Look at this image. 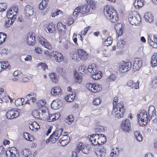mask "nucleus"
Masks as SVG:
<instances>
[{
  "label": "nucleus",
  "mask_w": 157,
  "mask_h": 157,
  "mask_svg": "<svg viewBox=\"0 0 157 157\" xmlns=\"http://www.w3.org/2000/svg\"><path fill=\"white\" fill-rule=\"evenodd\" d=\"M1 67L2 69H9L10 68V66L9 65L8 62L7 61L2 62H1Z\"/></svg>",
  "instance_id": "nucleus-43"
},
{
  "label": "nucleus",
  "mask_w": 157,
  "mask_h": 157,
  "mask_svg": "<svg viewBox=\"0 0 157 157\" xmlns=\"http://www.w3.org/2000/svg\"><path fill=\"white\" fill-rule=\"evenodd\" d=\"M104 13L107 18L111 22L114 23L118 20V15L117 12L113 9L107 6L104 7Z\"/></svg>",
  "instance_id": "nucleus-1"
},
{
  "label": "nucleus",
  "mask_w": 157,
  "mask_h": 157,
  "mask_svg": "<svg viewBox=\"0 0 157 157\" xmlns=\"http://www.w3.org/2000/svg\"><path fill=\"white\" fill-rule=\"evenodd\" d=\"M70 141V140L68 139H63L62 138L60 139L59 140V143L62 146H65Z\"/></svg>",
  "instance_id": "nucleus-39"
},
{
  "label": "nucleus",
  "mask_w": 157,
  "mask_h": 157,
  "mask_svg": "<svg viewBox=\"0 0 157 157\" xmlns=\"http://www.w3.org/2000/svg\"><path fill=\"white\" fill-rule=\"evenodd\" d=\"M6 155L7 157H19V152L17 149L14 147L8 148L6 151Z\"/></svg>",
  "instance_id": "nucleus-9"
},
{
  "label": "nucleus",
  "mask_w": 157,
  "mask_h": 157,
  "mask_svg": "<svg viewBox=\"0 0 157 157\" xmlns=\"http://www.w3.org/2000/svg\"><path fill=\"white\" fill-rule=\"evenodd\" d=\"M102 73L101 72L97 71L96 72L92 74L91 77L94 80H98L100 79L102 77Z\"/></svg>",
  "instance_id": "nucleus-32"
},
{
  "label": "nucleus",
  "mask_w": 157,
  "mask_h": 157,
  "mask_svg": "<svg viewBox=\"0 0 157 157\" xmlns=\"http://www.w3.org/2000/svg\"><path fill=\"white\" fill-rule=\"evenodd\" d=\"M153 89H155L157 88V77L154 78L152 81Z\"/></svg>",
  "instance_id": "nucleus-53"
},
{
  "label": "nucleus",
  "mask_w": 157,
  "mask_h": 157,
  "mask_svg": "<svg viewBox=\"0 0 157 157\" xmlns=\"http://www.w3.org/2000/svg\"><path fill=\"white\" fill-rule=\"evenodd\" d=\"M93 93H96L97 92L100 91L101 90V88L98 85H96V84H93Z\"/></svg>",
  "instance_id": "nucleus-38"
},
{
  "label": "nucleus",
  "mask_w": 157,
  "mask_h": 157,
  "mask_svg": "<svg viewBox=\"0 0 157 157\" xmlns=\"http://www.w3.org/2000/svg\"><path fill=\"white\" fill-rule=\"evenodd\" d=\"M18 8L16 6H13L7 11V16L8 19L6 21V26L7 27H10L16 18V16Z\"/></svg>",
  "instance_id": "nucleus-2"
},
{
  "label": "nucleus",
  "mask_w": 157,
  "mask_h": 157,
  "mask_svg": "<svg viewBox=\"0 0 157 157\" xmlns=\"http://www.w3.org/2000/svg\"><path fill=\"white\" fill-rule=\"evenodd\" d=\"M76 96L75 92L73 91L71 92L69 95H67L65 97V100L68 102H71L73 101L75 98Z\"/></svg>",
  "instance_id": "nucleus-24"
},
{
  "label": "nucleus",
  "mask_w": 157,
  "mask_h": 157,
  "mask_svg": "<svg viewBox=\"0 0 157 157\" xmlns=\"http://www.w3.org/2000/svg\"><path fill=\"white\" fill-rule=\"evenodd\" d=\"M98 135V138H97L98 144L100 145L101 144H104L106 141L105 136L102 134H97Z\"/></svg>",
  "instance_id": "nucleus-23"
},
{
  "label": "nucleus",
  "mask_w": 157,
  "mask_h": 157,
  "mask_svg": "<svg viewBox=\"0 0 157 157\" xmlns=\"http://www.w3.org/2000/svg\"><path fill=\"white\" fill-rule=\"evenodd\" d=\"M134 6L136 9H139L144 5L143 0H135L134 2Z\"/></svg>",
  "instance_id": "nucleus-28"
},
{
  "label": "nucleus",
  "mask_w": 157,
  "mask_h": 157,
  "mask_svg": "<svg viewBox=\"0 0 157 157\" xmlns=\"http://www.w3.org/2000/svg\"><path fill=\"white\" fill-rule=\"evenodd\" d=\"M80 6V10L81 13L82 15H84L88 13L90 9V7H89L88 5L86 4H84L82 6Z\"/></svg>",
  "instance_id": "nucleus-22"
},
{
  "label": "nucleus",
  "mask_w": 157,
  "mask_h": 157,
  "mask_svg": "<svg viewBox=\"0 0 157 157\" xmlns=\"http://www.w3.org/2000/svg\"><path fill=\"white\" fill-rule=\"evenodd\" d=\"M59 12L60 14H62L63 12L59 10H56L54 11L52 13L51 16L52 17H54L56 16H57L58 15V12Z\"/></svg>",
  "instance_id": "nucleus-55"
},
{
  "label": "nucleus",
  "mask_w": 157,
  "mask_h": 157,
  "mask_svg": "<svg viewBox=\"0 0 157 157\" xmlns=\"http://www.w3.org/2000/svg\"><path fill=\"white\" fill-rule=\"evenodd\" d=\"M121 126V129L125 132H129V131L131 130V123L128 119H126L125 120L123 121Z\"/></svg>",
  "instance_id": "nucleus-10"
},
{
  "label": "nucleus",
  "mask_w": 157,
  "mask_h": 157,
  "mask_svg": "<svg viewBox=\"0 0 157 157\" xmlns=\"http://www.w3.org/2000/svg\"><path fill=\"white\" fill-rule=\"evenodd\" d=\"M75 81L76 83H80L82 81V77L81 75L78 73L75 72L74 74Z\"/></svg>",
  "instance_id": "nucleus-35"
},
{
  "label": "nucleus",
  "mask_w": 157,
  "mask_h": 157,
  "mask_svg": "<svg viewBox=\"0 0 157 157\" xmlns=\"http://www.w3.org/2000/svg\"><path fill=\"white\" fill-rule=\"evenodd\" d=\"M100 148L96 150L95 153L98 157H104L105 155L106 151L102 145H100Z\"/></svg>",
  "instance_id": "nucleus-14"
},
{
  "label": "nucleus",
  "mask_w": 157,
  "mask_h": 157,
  "mask_svg": "<svg viewBox=\"0 0 157 157\" xmlns=\"http://www.w3.org/2000/svg\"><path fill=\"white\" fill-rule=\"evenodd\" d=\"M6 4L5 3H0V12L4 11L7 8Z\"/></svg>",
  "instance_id": "nucleus-49"
},
{
  "label": "nucleus",
  "mask_w": 157,
  "mask_h": 157,
  "mask_svg": "<svg viewBox=\"0 0 157 157\" xmlns=\"http://www.w3.org/2000/svg\"><path fill=\"white\" fill-rule=\"evenodd\" d=\"M18 115L19 113L18 111L14 109L8 110L6 113L7 118L9 119L16 118Z\"/></svg>",
  "instance_id": "nucleus-11"
},
{
  "label": "nucleus",
  "mask_w": 157,
  "mask_h": 157,
  "mask_svg": "<svg viewBox=\"0 0 157 157\" xmlns=\"http://www.w3.org/2000/svg\"><path fill=\"white\" fill-rule=\"evenodd\" d=\"M93 84L90 83L87 84L86 85V88L92 92L93 91Z\"/></svg>",
  "instance_id": "nucleus-61"
},
{
  "label": "nucleus",
  "mask_w": 157,
  "mask_h": 157,
  "mask_svg": "<svg viewBox=\"0 0 157 157\" xmlns=\"http://www.w3.org/2000/svg\"><path fill=\"white\" fill-rule=\"evenodd\" d=\"M144 18L146 21L149 22H152L153 19L152 14L149 12L145 13Z\"/></svg>",
  "instance_id": "nucleus-27"
},
{
  "label": "nucleus",
  "mask_w": 157,
  "mask_h": 157,
  "mask_svg": "<svg viewBox=\"0 0 157 157\" xmlns=\"http://www.w3.org/2000/svg\"><path fill=\"white\" fill-rule=\"evenodd\" d=\"M47 27L48 31L50 33H52L55 31V25L53 24V23L49 24L48 25Z\"/></svg>",
  "instance_id": "nucleus-34"
},
{
  "label": "nucleus",
  "mask_w": 157,
  "mask_h": 157,
  "mask_svg": "<svg viewBox=\"0 0 157 157\" xmlns=\"http://www.w3.org/2000/svg\"><path fill=\"white\" fill-rule=\"evenodd\" d=\"M87 56L88 54L83 49H78L77 52L72 55V59L75 61H79L81 60H86Z\"/></svg>",
  "instance_id": "nucleus-4"
},
{
  "label": "nucleus",
  "mask_w": 157,
  "mask_h": 157,
  "mask_svg": "<svg viewBox=\"0 0 157 157\" xmlns=\"http://www.w3.org/2000/svg\"><path fill=\"white\" fill-rule=\"evenodd\" d=\"M87 2L92 10H94L95 9L96 3L94 0H87Z\"/></svg>",
  "instance_id": "nucleus-41"
},
{
  "label": "nucleus",
  "mask_w": 157,
  "mask_h": 157,
  "mask_svg": "<svg viewBox=\"0 0 157 157\" xmlns=\"http://www.w3.org/2000/svg\"><path fill=\"white\" fill-rule=\"evenodd\" d=\"M39 43L43 47L50 50L52 48L51 46L47 42L46 40L42 36L40 37L39 39Z\"/></svg>",
  "instance_id": "nucleus-15"
},
{
  "label": "nucleus",
  "mask_w": 157,
  "mask_h": 157,
  "mask_svg": "<svg viewBox=\"0 0 157 157\" xmlns=\"http://www.w3.org/2000/svg\"><path fill=\"white\" fill-rule=\"evenodd\" d=\"M51 93L52 95L54 96L61 95L62 94L61 89L58 86L53 87L51 90Z\"/></svg>",
  "instance_id": "nucleus-20"
},
{
  "label": "nucleus",
  "mask_w": 157,
  "mask_h": 157,
  "mask_svg": "<svg viewBox=\"0 0 157 157\" xmlns=\"http://www.w3.org/2000/svg\"><path fill=\"white\" fill-rule=\"evenodd\" d=\"M33 116L36 118H39L40 116V112L37 111H35L32 113Z\"/></svg>",
  "instance_id": "nucleus-57"
},
{
  "label": "nucleus",
  "mask_w": 157,
  "mask_h": 157,
  "mask_svg": "<svg viewBox=\"0 0 157 157\" xmlns=\"http://www.w3.org/2000/svg\"><path fill=\"white\" fill-rule=\"evenodd\" d=\"M6 39V35L4 33H0V44L4 42Z\"/></svg>",
  "instance_id": "nucleus-46"
},
{
  "label": "nucleus",
  "mask_w": 157,
  "mask_h": 157,
  "mask_svg": "<svg viewBox=\"0 0 157 157\" xmlns=\"http://www.w3.org/2000/svg\"><path fill=\"white\" fill-rule=\"evenodd\" d=\"M87 68L84 65H82L80 66L79 67V71L81 73L83 74V73H85V71L86 70Z\"/></svg>",
  "instance_id": "nucleus-51"
},
{
  "label": "nucleus",
  "mask_w": 157,
  "mask_h": 157,
  "mask_svg": "<svg viewBox=\"0 0 157 157\" xmlns=\"http://www.w3.org/2000/svg\"><path fill=\"white\" fill-rule=\"evenodd\" d=\"M43 2H43L40 3L39 5V8L40 10H42L45 7L46 5V3L44 2V4Z\"/></svg>",
  "instance_id": "nucleus-62"
},
{
  "label": "nucleus",
  "mask_w": 157,
  "mask_h": 157,
  "mask_svg": "<svg viewBox=\"0 0 157 157\" xmlns=\"http://www.w3.org/2000/svg\"><path fill=\"white\" fill-rule=\"evenodd\" d=\"M101 101V100L100 98H95L94 99V101H93L94 104L95 105H98V104H100Z\"/></svg>",
  "instance_id": "nucleus-59"
},
{
  "label": "nucleus",
  "mask_w": 157,
  "mask_h": 157,
  "mask_svg": "<svg viewBox=\"0 0 157 157\" xmlns=\"http://www.w3.org/2000/svg\"><path fill=\"white\" fill-rule=\"evenodd\" d=\"M55 75V73H50L49 75L52 81L53 82L56 83L58 81V79Z\"/></svg>",
  "instance_id": "nucleus-40"
},
{
  "label": "nucleus",
  "mask_w": 157,
  "mask_h": 157,
  "mask_svg": "<svg viewBox=\"0 0 157 157\" xmlns=\"http://www.w3.org/2000/svg\"><path fill=\"white\" fill-rule=\"evenodd\" d=\"M35 37L33 36V34H29L27 37V43L30 45H33L34 44Z\"/></svg>",
  "instance_id": "nucleus-30"
},
{
  "label": "nucleus",
  "mask_w": 157,
  "mask_h": 157,
  "mask_svg": "<svg viewBox=\"0 0 157 157\" xmlns=\"http://www.w3.org/2000/svg\"><path fill=\"white\" fill-rule=\"evenodd\" d=\"M112 42V38L110 37H109L103 42L102 44L105 46H108L110 45Z\"/></svg>",
  "instance_id": "nucleus-36"
},
{
  "label": "nucleus",
  "mask_w": 157,
  "mask_h": 157,
  "mask_svg": "<svg viewBox=\"0 0 157 157\" xmlns=\"http://www.w3.org/2000/svg\"><path fill=\"white\" fill-rule=\"evenodd\" d=\"M41 112L43 117L45 118H48L47 119L48 121H54L56 120V117L54 115H52L51 117H53L51 119V117L49 116V113L48 112L42 109L41 110Z\"/></svg>",
  "instance_id": "nucleus-13"
},
{
  "label": "nucleus",
  "mask_w": 157,
  "mask_h": 157,
  "mask_svg": "<svg viewBox=\"0 0 157 157\" xmlns=\"http://www.w3.org/2000/svg\"><path fill=\"white\" fill-rule=\"evenodd\" d=\"M24 101L23 98H18L16 101L15 100V104H17L18 105H22Z\"/></svg>",
  "instance_id": "nucleus-54"
},
{
  "label": "nucleus",
  "mask_w": 157,
  "mask_h": 157,
  "mask_svg": "<svg viewBox=\"0 0 157 157\" xmlns=\"http://www.w3.org/2000/svg\"><path fill=\"white\" fill-rule=\"evenodd\" d=\"M105 131V128L104 126L101 125L96 126L95 128V132H103Z\"/></svg>",
  "instance_id": "nucleus-42"
},
{
  "label": "nucleus",
  "mask_w": 157,
  "mask_h": 157,
  "mask_svg": "<svg viewBox=\"0 0 157 157\" xmlns=\"http://www.w3.org/2000/svg\"><path fill=\"white\" fill-rule=\"evenodd\" d=\"M35 94L31 93L27 95L26 96V98L27 100H31L32 98L35 96Z\"/></svg>",
  "instance_id": "nucleus-60"
},
{
  "label": "nucleus",
  "mask_w": 157,
  "mask_h": 157,
  "mask_svg": "<svg viewBox=\"0 0 157 157\" xmlns=\"http://www.w3.org/2000/svg\"><path fill=\"white\" fill-rule=\"evenodd\" d=\"M31 6L28 5L26 7L25 13L27 16L30 17L32 16L33 13V10L30 8Z\"/></svg>",
  "instance_id": "nucleus-29"
},
{
  "label": "nucleus",
  "mask_w": 157,
  "mask_h": 157,
  "mask_svg": "<svg viewBox=\"0 0 157 157\" xmlns=\"http://www.w3.org/2000/svg\"><path fill=\"white\" fill-rule=\"evenodd\" d=\"M58 53L59 52L57 51H53V52H51L50 53L49 56L53 57L55 59Z\"/></svg>",
  "instance_id": "nucleus-64"
},
{
  "label": "nucleus",
  "mask_w": 157,
  "mask_h": 157,
  "mask_svg": "<svg viewBox=\"0 0 157 157\" xmlns=\"http://www.w3.org/2000/svg\"><path fill=\"white\" fill-rule=\"evenodd\" d=\"M128 21L132 25H137L141 22V18L138 13L134 11L130 13L128 15Z\"/></svg>",
  "instance_id": "nucleus-3"
},
{
  "label": "nucleus",
  "mask_w": 157,
  "mask_h": 157,
  "mask_svg": "<svg viewBox=\"0 0 157 157\" xmlns=\"http://www.w3.org/2000/svg\"><path fill=\"white\" fill-rule=\"evenodd\" d=\"M132 67L131 62H125L122 61L119 63L118 68L119 71L121 73H124L129 71Z\"/></svg>",
  "instance_id": "nucleus-5"
},
{
  "label": "nucleus",
  "mask_w": 157,
  "mask_h": 157,
  "mask_svg": "<svg viewBox=\"0 0 157 157\" xmlns=\"http://www.w3.org/2000/svg\"><path fill=\"white\" fill-rule=\"evenodd\" d=\"M98 135L97 134H93L88 136V139L92 144L95 145L98 144V142H97V138H98Z\"/></svg>",
  "instance_id": "nucleus-17"
},
{
  "label": "nucleus",
  "mask_w": 157,
  "mask_h": 157,
  "mask_svg": "<svg viewBox=\"0 0 157 157\" xmlns=\"http://www.w3.org/2000/svg\"><path fill=\"white\" fill-rule=\"evenodd\" d=\"M31 123L34 128L37 129L40 128L39 124L36 122H34L33 123Z\"/></svg>",
  "instance_id": "nucleus-63"
},
{
  "label": "nucleus",
  "mask_w": 157,
  "mask_h": 157,
  "mask_svg": "<svg viewBox=\"0 0 157 157\" xmlns=\"http://www.w3.org/2000/svg\"><path fill=\"white\" fill-rule=\"evenodd\" d=\"M151 63L152 67H155L157 66V53H155L151 56Z\"/></svg>",
  "instance_id": "nucleus-26"
},
{
  "label": "nucleus",
  "mask_w": 157,
  "mask_h": 157,
  "mask_svg": "<svg viewBox=\"0 0 157 157\" xmlns=\"http://www.w3.org/2000/svg\"><path fill=\"white\" fill-rule=\"evenodd\" d=\"M55 59L56 61L58 62L62 61L63 60V55L60 53H58L57 54V56L56 57Z\"/></svg>",
  "instance_id": "nucleus-44"
},
{
  "label": "nucleus",
  "mask_w": 157,
  "mask_h": 157,
  "mask_svg": "<svg viewBox=\"0 0 157 157\" xmlns=\"http://www.w3.org/2000/svg\"><path fill=\"white\" fill-rule=\"evenodd\" d=\"M88 71L89 72L92 74L96 72L97 70L95 64L93 63L91 65H89L88 67Z\"/></svg>",
  "instance_id": "nucleus-31"
},
{
  "label": "nucleus",
  "mask_w": 157,
  "mask_h": 157,
  "mask_svg": "<svg viewBox=\"0 0 157 157\" xmlns=\"http://www.w3.org/2000/svg\"><path fill=\"white\" fill-rule=\"evenodd\" d=\"M116 78V77L115 75H111L107 79V81L109 82H112L115 80Z\"/></svg>",
  "instance_id": "nucleus-52"
},
{
  "label": "nucleus",
  "mask_w": 157,
  "mask_h": 157,
  "mask_svg": "<svg viewBox=\"0 0 157 157\" xmlns=\"http://www.w3.org/2000/svg\"><path fill=\"white\" fill-rule=\"evenodd\" d=\"M98 135L97 134H93L88 136V139L92 144L95 145L98 144V142H97V138H98Z\"/></svg>",
  "instance_id": "nucleus-16"
},
{
  "label": "nucleus",
  "mask_w": 157,
  "mask_h": 157,
  "mask_svg": "<svg viewBox=\"0 0 157 157\" xmlns=\"http://www.w3.org/2000/svg\"><path fill=\"white\" fill-rule=\"evenodd\" d=\"M155 109L153 105L150 106L148 110V119L150 121L152 117L155 115Z\"/></svg>",
  "instance_id": "nucleus-19"
},
{
  "label": "nucleus",
  "mask_w": 157,
  "mask_h": 157,
  "mask_svg": "<svg viewBox=\"0 0 157 157\" xmlns=\"http://www.w3.org/2000/svg\"><path fill=\"white\" fill-rule=\"evenodd\" d=\"M137 118L139 121L140 120L143 124L145 125L147 124L148 120V116L147 112L144 110H141L140 113L137 115Z\"/></svg>",
  "instance_id": "nucleus-7"
},
{
  "label": "nucleus",
  "mask_w": 157,
  "mask_h": 157,
  "mask_svg": "<svg viewBox=\"0 0 157 157\" xmlns=\"http://www.w3.org/2000/svg\"><path fill=\"white\" fill-rule=\"evenodd\" d=\"M112 151H114L115 154V156L114 157H118L117 156L119 154V148L117 147L113 148Z\"/></svg>",
  "instance_id": "nucleus-58"
},
{
  "label": "nucleus",
  "mask_w": 157,
  "mask_h": 157,
  "mask_svg": "<svg viewBox=\"0 0 157 157\" xmlns=\"http://www.w3.org/2000/svg\"><path fill=\"white\" fill-rule=\"evenodd\" d=\"M142 61L141 59L136 58L133 66V68L134 71H138L141 67L142 65Z\"/></svg>",
  "instance_id": "nucleus-12"
},
{
  "label": "nucleus",
  "mask_w": 157,
  "mask_h": 157,
  "mask_svg": "<svg viewBox=\"0 0 157 157\" xmlns=\"http://www.w3.org/2000/svg\"><path fill=\"white\" fill-rule=\"evenodd\" d=\"M58 134H57L56 132L55 133L53 132L52 135L50 136V141L52 143H55L59 139V136H58Z\"/></svg>",
  "instance_id": "nucleus-33"
},
{
  "label": "nucleus",
  "mask_w": 157,
  "mask_h": 157,
  "mask_svg": "<svg viewBox=\"0 0 157 157\" xmlns=\"http://www.w3.org/2000/svg\"><path fill=\"white\" fill-rule=\"evenodd\" d=\"M82 143H79L78 144L76 150L78 152H79L81 150L84 154H87L89 152L90 148V145L88 144H84L82 145Z\"/></svg>",
  "instance_id": "nucleus-8"
},
{
  "label": "nucleus",
  "mask_w": 157,
  "mask_h": 157,
  "mask_svg": "<svg viewBox=\"0 0 157 157\" xmlns=\"http://www.w3.org/2000/svg\"><path fill=\"white\" fill-rule=\"evenodd\" d=\"M122 26V24L121 23H117L115 26V29L118 36H121L122 34L123 28Z\"/></svg>",
  "instance_id": "nucleus-21"
},
{
  "label": "nucleus",
  "mask_w": 157,
  "mask_h": 157,
  "mask_svg": "<svg viewBox=\"0 0 157 157\" xmlns=\"http://www.w3.org/2000/svg\"><path fill=\"white\" fill-rule=\"evenodd\" d=\"M139 82H137L136 83H134L132 80H130L127 82V85L128 86L131 87L132 88H134L135 89H137L139 88Z\"/></svg>",
  "instance_id": "nucleus-25"
},
{
  "label": "nucleus",
  "mask_w": 157,
  "mask_h": 157,
  "mask_svg": "<svg viewBox=\"0 0 157 157\" xmlns=\"http://www.w3.org/2000/svg\"><path fill=\"white\" fill-rule=\"evenodd\" d=\"M134 135L135 138L138 141L140 142L142 140L143 136L138 132H134Z\"/></svg>",
  "instance_id": "nucleus-37"
},
{
  "label": "nucleus",
  "mask_w": 157,
  "mask_h": 157,
  "mask_svg": "<svg viewBox=\"0 0 157 157\" xmlns=\"http://www.w3.org/2000/svg\"><path fill=\"white\" fill-rule=\"evenodd\" d=\"M80 13H81L80 10V6H78L75 9L74 12L73 13V15L74 16L77 17L78 14Z\"/></svg>",
  "instance_id": "nucleus-48"
},
{
  "label": "nucleus",
  "mask_w": 157,
  "mask_h": 157,
  "mask_svg": "<svg viewBox=\"0 0 157 157\" xmlns=\"http://www.w3.org/2000/svg\"><path fill=\"white\" fill-rule=\"evenodd\" d=\"M56 71L57 72L61 75H63L66 73V70L63 69V68L58 67L56 68Z\"/></svg>",
  "instance_id": "nucleus-47"
},
{
  "label": "nucleus",
  "mask_w": 157,
  "mask_h": 157,
  "mask_svg": "<svg viewBox=\"0 0 157 157\" xmlns=\"http://www.w3.org/2000/svg\"><path fill=\"white\" fill-rule=\"evenodd\" d=\"M118 100V98L117 96L115 97L113 99V109L114 110H115L116 107L117 106V102Z\"/></svg>",
  "instance_id": "nucleus-56"
},
{
  "label": "nucleus",
  "mask_w": 157,
  "mask_h": 157,
  "mask_svg": "<svg viewBox=\"0 0 157 157\" xmlns=\"http://www.w3.org/2000/svg\"><path fill=\"white\" fill-rule=\"evenodd\" d=\"M51 106L52 109L55 110L59 109L60 107L59 105L56 101H53L51 104Z\"/></svg>",
  "instance_id": "nucleus-45"
},
{
  "label": "nucleus",
  "mask_w": 157,
  "mask_h": 157,
  "mask_svg": "<svg viewBox=\"0 0 157 157\" xmlns=\"http://www.w3.org/2000/svg\"><path fill=\"white\" fill-rule=\"evenodd\" d=\"M31 135L27 132H25L24 133V136L26 140L32 141V137H31Z\"/></svg>",
  "instance_id": "nucleus-50"
},
{
  "label": "nucleus",
  "mask_w": 157,
  "mask_h": 157,
  "mask_svg": "<svg viewBox=\"0 0 157 157\" xmlns=\"http://www.w3.org/2000/svg\"><path fill=\"white\" fill-rule=\"evenodd\" d=\"M115 109L117 110L115 111V116L118 119L121 118L123 117L124 112L125 109L124 108L123 102L122 101L118 103L117 104Z\"/></svg>",
  "instance_id": "nucleus-6"
},
{
  "label": "nucleus",
  "mask_w": 157,
  "mask_h": 157,
  "mask_svg": "<svg viewBox=\"0 0 157 157\" xmlns=\"http://www.w3.org/2000/svg\"><path fill=\"white\" fill-rule=\"evenodd\" d=\"M57 28L59 33L63 35L66 31V25H64L62 23L58 22Z\"/></svg>",
  "instance_id": "nucleus-18"
}]
</instances>
